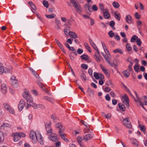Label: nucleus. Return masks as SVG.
Returning a JSON list of instances; mask_svg holds the SVG:
<instances>
[{
	"mask_svg": "<svg viewBox=\"0 0 147 147\" xmlns=\"http://www.w3.org/2000/svg\"><path fill=\"white\" fill-rule=\"evenodd\" d=\"M23 96L24 98L27 102V105L25 106L26 109H28L29 106H31L33 103L32 98L31 96L27 92H23Z\"/></svg>",
	"mask_w": 147,
	"mask_h": 147,
	"instance_id": "f257e3e1",
	"label": "nucleus"
},
{
	"mask_svg": "<svg viewBox=\"0 0 147 147\" xmlns=\"http://www.w3.org/2000/svg\"><path fill=\"white\" fill-rule=\"evenodd\" d=\"M71 2L74 5L76 11L80 13L82 11V8L80 4L74 0H71Z\"/></svg>",
	"mask_w": 147,
	"mask_h": 147,
	"instance_id": "f03ea898",
	"label": "nucleus"
},
{
	"mask_svg": "<svg viewBox=\"0 0 147 147\" xmlns=\"http://www.w3.org/2000/svg\"><path fill=\"white\" fill-rule=\"evenodd\" d=\"M30 137L32 141L34 143H36L38 139V134L37 135L35 132L33 131H31L30 134Z\"/></svg>",
	"mask_w": 147,
	"mask_h": 147,
	"instance_id": "7ed1b4c3",
	"label": "nucleus"
},
{
	"mask_svg": "<svg viewBox=\"0 0 147 147\" xmlns=\"http://www.w3.org/2000/svg\"><path fill=\"white\" fill-rule=\"evenodd\" d=\"M46 134L48 136V138L50 140L53 142H57L58 140L57 134L55 133H53L52 131L48 134Z\"/></svg>",
	"mask_w": 147,
	"mask_h": 147,
	"instance_id": "20e7f679",
	"label": "nucleus"
},
{
	"mask_svg": "<svg viewBox=\"0 0 147 147\" xmlns=\"http://www.w3.org/2000/svg\"><path fill=\"white\" fill-rule=\"evenodd\" d=\"M3 105L5 109L9 113L13 114H14V110L9 104L7 103H3Z\"/></svg>",
	"mask_w": 147,
	"mask_h": 147,
	"instance_id": "39448f33",
	"label": "nucleus"
},
{
	"mask_svg": "<svg viewBox=\"0 0 147 147\" xmlns=\"http://www.w3.org/2000/svg\"><path fill=\"white\" fill-rule=\"evenodd\" d=\"M122 122L123 124L125 125L129 129L131 128L132 126L129 118L128 117H127L126 118L123 119Z\"/></svg>",
	"mask_w": 147,
	"mask_h": 147,
	"instance_id": "423d86ee",
	"label": "nucleus"
},
{
	"mask_svg": "<svg viewBox=\"0 0 147 147\" xmlns=\"http://www.w3.org/2000/svg\"><path fill=\"white\" fill-rule=\"evenodd\" d=\"M123 102L124 103L125 102V106L127 108H128L129 107V99L127 96L126 94H125L122 96Z\"/></svg>",
	"mask_w": 147,
	"mask_h": 147,
	"instance_id": "0eeeda50",
	"label": "nucleus"
},
{
	"mask_svg": "<svg viewBox=\"0 0 147 147\" xmlns=\"http://www.w3.org/2000/svg\"><path fill=\"white\" fill-rule=\"evenodd\" d=\"M51 123L50 122L48 123H46L45 124V128L47 131L46 134H48L52 131V128L51 127Z\"/></svg>",
	"mask_w": 147,
	"mask_h": 147,
	"instance_id": "6e6552de",
	"label": "nucleus"
},
{
	"mask_svg": "<svg viewBox=\"0 0 147 147\" xmlns=\"http://www.w3.org/2000/svg\"><path fill=\"white\" fill-rule=\"evenodd\" d=\"M55 126L56 128L59 130L58 132L59 131L62 132L65 130V127L63 126L61 123H56L55 124Z\"/></svg>",
	"mask_w": 147,
	"mask_h": 147,
	"instance_id": "1a4fd4ad",
	"label": "nucleus"
},
{
	"mask_svg": "<svg viewBox=\"0 0 147 147\" xmlns=\"http://www.w3.org/2000/svg\"><path fill=\"white\" fill-rule=\"evenodd\" d=\"M96 52L95 53L94 56L95 59L97 61L100 62V59L101 56L100 55V53L98 49H96Z\"/></svg>",
	"mask_w": 147,
	"mask_h": 147,
	"instance_id": "9d476101",
	"label": "nucleus"
},
{
	"mask_svg": "<svg viewBox=\"0 0 147 147\" xmlns=\"http://www.w3.org/2000/svg\"><path fill=\"white\" fill-rule=\"evenodd\" d=\"M25 105V101L24 99H21L19 102L18 105V108L20 111L23 109Z\"/></svg>",
	"mask_w": 147,
	"mask_h": 147,
	"instance_id": "9b49d317",
	"label": "nucleus"
},
{
	"mask_svg": "<svg viewBox=\"0 0 147 147\" xmlns=\"http://www.w3.org/2000/svg\"><path fill=\"white\" fill-rule=\"evenodd\" d=\"M33 108L35 109H38L40 108L42 109H45V106L42 105H37L35 103H33L32 105H31Z\"/></svg>",
	"mask_w": 147,
	"mask_h": 147,
	"instance_id": "f8f14e48",
	"label": "nucleus"
},
{
	"mask_svg": "<svg viewBox=\"0 0 147 147\" xmlns=\"http://www.w3.org/2000/svg\"><path fill=\"white\" fill-rule=\"evenodd\" d=\"M93 137V135L92 134H88L85 135L83 137V140L86 141H87L90 140Z\"/></svg>",
	"mask_w": 147,
	"mask_h": 147,
	"instance_id": "ddd939ff",
	"label": "nucleus"
},
{
	"mask_svg": "<svg viewBox=\"0 0 147 147\" xmlns=\"http://www.w3.org/2000/svg\"><path fill=\"white\" fill-rule=\"evenodd\" d=\"M38 137L37 141H38L41 145H43L44 143L42 139L43 137L40 134H38Z\"/></svg>",
	"mask_w": 147,
	"mask_h": 147,
	"instance_id": "4468645a",
	"label": "nucleus"
},
{
	"mask_svg": "<svg viewBox=\"0 0 147 147\" xmlns=\"http://www.w3.org/2000/svg\"><path fill=\"white\" fill-rule=\"evenodd\" d=\"M125 19L127 22L129 24H130L133 22L131 16L129 15L126 16Z\"/></svg>",
	"mask_w": 147,
	"mask_h": 147,
	"instance_id": "2eb2a0df",
	"label": "nucleus"
},
{
	"mask_svg": "<svg viewBox=\"0 0 147 147\" xmlns=\"http://www.w3.org/2000/svg\"><path fill=\"white\" fill-rule=\"evenodd\" d=\"M1 92L4 94H5L7 92V88L5 84H3L1 85Z\"/></svg>",
	"mask_w": 147,
	"mask_h": 147,
	"instance_id": "dca6fc26",
	"label": "nucleus"
},
{
	"mask_svg": "<svg viewBox=\"0 0 147 147\" xmlns=\"http://www.w3.org/2000/svg\"><path fill=\"white\" fill-rule=\"evenodd\" d=\"M108 12L109 11L107 9H105V11H102V12L103 13L104 17L106 19H108L109 18L110 15Z\"/></svg>",
	"mask_w": 147,
	"mask_h": 147,
	"instance_id": "f3484780",
	"label": "nucleus"
},
{
	"mask_svg": "<svg viewBox=\"0 0 147 147\" xmlns=\"http://www.w3.org/2000/svg\"><path fill=\"white\" fill-rule=\"evenodd\" d=\"M30 70L32 72V73L34 75V76L37 79L39 78L38 75L37 73L31 67H29Z\"/></svg>",
	"mask_w": 147,
	"mask_h": 147,
	"instance_id": "a211bd4d",
	"label": "nucleus"
},
{
	"mask_svg": "<svg viewBox=\"0 0 147 147\" xmlns=\"http://www.w3.org/2000/svg\"><path fill=\"white\" fill-rule=\"evenodd\" d=\"M69 35L71 36V38H75L78 37L77 34L75 32L69 31Z\"/></svg>",
	"mask_w": 147,
	"mask_h": 147,
	"instance_id": "6ab92c4d",
	"label": "nucleus"
},
{
	"mask_svg": "<svg viewBox=\"0 0 147 147\" xmlns=\"http://www.w3.org/2000/svg\"><path fill=\"white\" fill-rule=\"evenodd\" d=\"M59 134L61 138L64 140L66 142L68 141V140L64 136L65 134L64 133H63L62 132L59 131Z\"/></svg>",
	"mask_w": 147,
	"mask_h": 147,
	"instance_id": "aec40b11",
	"label": "nucleus"
},
{
	"mask_svg": "<svg viewBox=\"0 0 147 147\" xmlns=\"http://www.w3.org/2000/svg\"><path fill=\"white\" fill-rule=\"evenodd\" d=\"M87 92L88 93L89 96L91 97H93L94 96V92L93 91L91 90L90 88L88 87V89L87 91Z\"/></svg>",
	"mask_w": 147,
	"mask_h": 147,
	"instance_id": "412c9836",
	"label": "nucleus"
},
{
	"mask_svg": "<svg viewBox=\"0 0 147 147\" xmlns=\"http://www.w3.org/2000/svg\"><path fill=\"white\" fill-rule=\"evenodd\" d=\"M117 11H116L114 13V16L116 19L118 20H120L121 18V15L119 13H117Z\"/></svg>",
	"mask_w": 147,
	"mask_h": 147,
	"instance_id": "4be33fe9",
	"label": "nucleus"
},
{
	"mask_svg": "<svg viewBox=\"0 0 147 147\" xmlns=\"http://www.w3.org/2000/svg\"><path fill=\"white\" fill-rule=\"evenodd\" d=\"M118 106L119 109L122 111H125V107L124 105L121 103H119Z\"/></svg>",
	"mask_w": 147,
	"mask_h": 147,
	"instance_id": "5701e85b",
	"label": "nucleus"
},
{
	"mask_svg": "<svg viewBox=\"0 0 147 147\" xmlns=\"http://www.w3.org/2000/svg\"><path fill=\"white\" fill-rule=\"evenodd\" d=\"M18 133H16L14 134V137L13 140L14 142H17L20 139V137L18 135H17Z\"/></svg>",
	"mask_w": 147,
	"mask_h": 147,
	"instance_id": "b1692460",
	"label": "nucleus"
},
{
	"mask_svg": "<svg viewBox=\"0 0 147 147\" xmlns=\"http://www.w3.org/2000/svg\"><path fill=\"white\" fill-rule=\"evenodd\" d=\"M112 5L115 8H118L120 7V5L118 3L115 1L113 2Z\"/></svg>",
	"mask_w": 147,
	"mask_h": 147,
	"instance_id": "393cba45",
	"label": "nucleus"
},
{
	"mask_svg": "<svg viewBox=\"0 0 147 147\" xmlns=\"http://www.w3.org/2000/svg\"><path fill=\"white\" fill-rule=\"evenodd\" d=\"M4 139L3 133L2 131H0V142H3Z\"/></svg>",
	"mask_w": 147,
	"mask_h": 147,
	"instance_id": "a878e982",
	"label": "nucleus"
},
{
	"mask_svg": "<svg viewBox=\"0 0 147 147\" xmlns=\"http://www.w3.org/2000/svg\"><path fill=\"white\" fill-rule=\"evenodd\" d=\"M134 92L136 96L137 99H135L134 100L136 102H139L140 103V101H141V100H142V98L140 99L138 97V96L136 91H134Z\"/></svg>",
	"mask_w": 147,
	"mask_h": 147,
	"instance_id": "bb28decb",
	"label": "nucleus"
},
{
	"mask_svg": "<svg viewBox=\"0 0 147 147\" xmlns=\"http://www.w3.org/2000/svg\"><path fill=\"white\" fill-rule=\"evenodd\" d=\"M11 67H10L9 69L7 67L4 68V70L3 73H10L11 72Z\"/></svg>",
	"mask_w": 147,
	"mask_h": 147,
	"instance_id": "cd10ccee",
	"label": "nucleus"
},
{
	"mask_svg": "<svg viewBox=\"0 0 147 147\" xmlns=\"http://www.w3.org/2000/svg\"><path fill=\"white\" fill-rule=\"evenodd\" d=\"M45 16L48 18L51 19L54 18L56 16V15L55 13L49 15L46 14L45 15Z\"/></svg>",
	"mask_w": 147,
	"mask_h": 147,
	"instance_id": "c85d7f7f",
	"label": "nucleus"
},
{
	"mask_svg": "<svg viewBox=\"0 0 147 147\" xmlns=\"http://www.w3.org/2000/svg\"><path fill=\"white\" fill-rule=\"evenodd\" d=\"M139 127L140 128V130L142 131H144L146 129L145 126L139 124Z\"/></svg>",
	"mask_w": 147,
	"mask_h": 147,
	"instance_id": "c756f323",
	"label": "nucleus"
},
{
	"mask_svg": "<svg viewBox=\"0 0 147 147\" xmlns=\"http://www.w3.org/2000/svg\"><path fill=\"white\" fill-rule=\"evenodd\" d=\"M81 58L84 60H87L89 59L88 56L84 54L81 55L80 57Z\"/></svg>",
	"mask_w": 147,
	"mask_h": 147,
	"instance_id": "7c9ffc66",
	"label": "nucleus"
},
{
	"mask_svg": "<svg viewBox=\"0 0 147 147\" xmlns=\"http://www.w3.org/2000/svg\"><path fill=\"white\" fill-rule=\"evenodd\" d=\"M113 53H119L120 54H122L123 52H122L121 49L120 48L117 49L113 51Z\"/></svg>",
	"mask_w": 147,
	"mask_h": 147,
	"instance_id": "2f4dec72",
	"label": "nucleus"
},
{
	"mask_svg": "<svg viewBox=\"0 0 147 147\" xmlns=\"http://www.w3.org/2000/svg\"><path fill=\"white\" fill-rule=\"evenodd\" d=\"M77 140L78 142L80 145H82V141L83 140L82 138L80 136H78L77 138Z\"/></svg>",
	"mask_w": 147,
	"mask_h": 147,
	"instance_id": "473e14b6",
	"label": "nucleus"
},
{
	"mask_svg": "<svg viewBox=\"0 0 147 147\" xmlns=\"http://www.w3.org/2000/svg\"><path fill=\"white\" fill-rule=\"evenodd\" d=\"M115 25V23L113 21H110V23L109 24V26L112 28L113 29L115 30V28L114 26Z\"/></svg>",
	"mask_w": 147,
	"mask_h": 147,
	"instance_id": "72a5a7b5",
	"label": "nucleus"
},
{
	"mask_svg": "<svg viewBox=\"0 0 147 147\" xmlns=\"http://www.w3.org/2000/svg\"><path fill=\"white\" fill-rule=\"evenodd\" d=\"M129 71L128 70L125 71L123 73L124 76L127 78L129 77L130 75Z\"/></svg>",
	"mask_w": 147,
	"mask_h": 147,
	"instance_id": "f704fd0d",
	"label": "nucleus"
},
{
	"mask_svg": "<svg viewBox=\"0 0 147 147\" xmlns=\"http://www.w3.org/2000/svg\"><path fill=\"white\" fill-rule=\"evenodd\" d=\"M4 67L2 64L0 63V74H2L4 72Z\"/></svg>",
	"mask_w": 147,
	"mask_h": 147,
	"instance_id": "c9c22d12",
	"label": "nucleus"
},
{
	"mask_svg": "<svg viewBox=\"0 0 147 147\" xmlns=\"http://www.w3.org/2000/svg\"><path fill=\"white\" fill-rule=\"evenodd\" d=\"M98 6L99 8L101 9L102 12L105 11V9H104V5L102 3H99Z\"/></svg>",
	"mask_w": 147,
	"mask_h": 147,
	"instance_id": "e433bc0d",
	"label": "nucleus"
},
{
	"mask_svg": "<svg viewBox=\"0 0 147 147\" xmlns=\"http://www.w3.org/2000/svg\"><path fill=\"white\" fill-rule=\"evenodd\" d=\"M42 3L44 7L46 8L48 7L49 4L48 2L47 1L44 0L43 1Z\"/></svg>",
	"mask_w": 147,
	"mask_h": 147,
	"instance_id": "4c0bfd02",
	"label": "nucleus"
},
{
	"mask_svg": "<svg viewBox=\"0 0 147 147\" xmlns=\"http://www.w3.org/2000/svg\"><path fill=\"white\" fill-rule=\"evenodd\" d=\"M94 76L96 80L99 79V74H98L96 72H94Z\"/></svg>",
	"mask_w": 147,
	"mask_h": 147,
	"instance_id": "58836bf2",
	"label": "nucleus"
},
{
	"mask_svg": "<svg viewBox=\"0 0 147 147\" xmlns=\"http://www.w3.org/2000/svg\"><path fill=\"white\" fill-rule=\"evenodd\" d=\"M84 45L85 46L86 48L88 50V51L89 52H91V50L90 47L86 43H84Z\"/></svg>",
	"mask_w": 147,
	"mask_h": 147,
	"instance_id": "ea45409f",
	"label": "nucleus"
},
{
	"mask_svg": "<svg viewBox=\"0 0 147 147\" xmlns=\"http://www.w3.org/2000/svg\"><path fill=\"white\" fill-rule=\"evenodd\" d=\"M69 50L70 51H71L73 52V53L76 55H77V53H76V51L74 49V48L73 47H70L69 48Z\"/></svg>",
	"mask_w": 147,
	"mask_h": 147,
	"instance_id": "a19ab883",
	"label": "nucleus"
},
{
	"mask_svg": "<svg viewBox=\"0 0 147 147\" xmlns=\"http://www.w3.org/2000/svg\"><path fill=\"white\" fill-rule=\"evenodd\" d=\"M138 38V37L135 35H134L131 38V42H134L137 38Z\"/></svg>",
	"mask_w": 147,
	"mask_h": 147,
	"instance_id": "79ce46f5",
	"label": "nucleus"
},
{
	"mask_svg": "<svg viewBox=\"0 0 147 147\" xmlns=\"http://www.w3.org/2000/svg\"><path fill=\"white\" fill-rule=\"evenodd\" d=\"M102 69L104 73L106 75H107L109 73V70L103 67H102Z\"/></svg>",
	"mask_w": 147,
	"mask_h": 147,
	"instance_id": "37998d69",
	"label": "nucleus"
},
{
	"mask_svg": "<svg viewBox=\"0 0 147 147\" xmlns=\"http://www.w3.org/2000/svg\"><path fill=\"white\" fill-rule=\"evenodd\" d=\"M132 144L135 145L136 146H137L138 145V142L136 140L133 139H132Z\"/></svg>",
	"mask_w": 147,
	"mask_h": 147,
	"instance_id": "c03bdc74",
	"label": "nucleus"
},
{
	"mask_svg": "<svg viewBox=\"0 0 147 147\" xmlns=\"http://www.w3.org/2000/svg\"><path fill=\"white\" fill-rule=\"evenodd\" d=\"M130 45L128 43H127L126 45V48L129 51H130L132 50V48L130 47Z\"/></svg>",
	"mask_w": 147,
	"mask_h": 147,
	"instance_id": "a18cd8bd",
	"label": "nucleus"
},
{
	"mask_svg": "<svg viewBox=\"0 0 147 147\" xmlns=\"http://www.w3.org/2000/svg\"><path fill=\"white\" fill-rule=\"evenodd\" d=\"M81 67L83 69H87L88 68V66L87 65L84 64H82L81 65Z\"/></svg>",
	"mask_w": 147,
	"mask_h": 147,
	"instance_id": "49530a36",
	"label": "nucleus"
},
{
	"mask_svg": "<svg viewBox=\"0 0 147 147\" xmlns=\"http://www.w3.org/2000/svg\"><path fill=\"white\" fill-rule=\"evenodd\" d=\"M108 34L110 37L112 38L115 34V33L112 31L111 30L108 32Z\"/></svg>",
	"mask_w": 147,
	"mask_h": 147,
	"instance_id": "de8ad7c7",
	"label": "nucleus"
},
{
	"mask_svg": "<svg viewBox=\"0 0 147 147\" xmlns=\"http://www.w3.org/2000/svg\"><path fill=\"white\" fill-rule=\"evenodd\" d=\"M43 98L44 100H46L49 101L51 102H52L53 100L51 99L49 97L47 96H44L43 97Z\"/></svg>",
	"mask_w": 147,
	"mask_h": 147,
	"instance_id": "09e8293b",
	"label": "nucleus"
},
{
	"mask_svg": "<svg viewBox=\"0 0 147 147\" xmlns=\"http://www.w3.org/2000/svg\"><path fill=\"white\" fill-rule=\"evenodd\" d=\"M80 77L81 78V79L82 80H84L85 81H86V77L84 74V73L80 75Z\"/></svg>",
	"mask_w": 147,
	"mask_h": 147,
	"instance_id": "8fccbe9b",
	"label": "nucleus"
},
{
	"mask_svg": "<svg viewBox=\"0 0 147 147\" xmlns=\"http://www.w3.org/2000/svg\"><path fill=\"white\" fill-rule=\"evenodd\" d=\"M108 63L111 67H113L115 68L116 67V65L114 63H111L110 61H108Z\"/></svg>",
	"mask_w": 147,
	"mask_h": 147,
	"instance_id": "3c124183",
	"label": "nucleus"
},
{
	"mask_svg": "<svg viewBox=\"0 0 147 147\" xmlns=\"http://www.w3.org/2000/svg\"><path fill=\"white\" fill-rule=\"evenodd\" d=\"M11 84L13 86H14L15 85H17V80H11Z\"/></svg>",
	"mask_w": 147,
	"mask_h": 147,
	"instance_id": "603ef678",
	"label": "nucleus"
},
{
	"mask_svg": "<svg viewBox=\"0 0 147 147\" xmlns=\"http://www.w3.org/2000/svg\"><path fill=\"white\" fill-rule=\"evenodd\" d=\"M134 16L135 18L137 19H139L141 17L140 15L137 12L135 13Z\"/></svg>",
	"mask_w": 147,
	"mask_h": 147,
	"instance_id": "864d4df0",
	"label": "nucleus"
},
{
	"mask_svg": "<svg viewBox=\"0 0 147 147\" xmlns=\"http://www.w3.org/2000/svg\"><path fill=\"white\" fill-rule=\"evenodd\" d=\"M92 9L93 11H97L98 8L96 5H94L92 7Z\"/></svg>",
	"mask_w": 147,
	"mask_h": 147,
	"instance_id": "5fc2aeb1",
	"label": "nucleus"
},
{
	"mask_svg": "<svg viewBox=\"0 0 147 147\" xmlns=\"http://www.w3.org/2000/svg\"><path fill=\"white\" fill-rule=\"evenodd\" d=\"M127 61L129 62L130 64H133L134 63V61L132 60L131 57H129L128 58Z\"/></svg>",
	"mask_w": 147,
	"mask_h": 147,
	"instance_id": "6e6d98bb",
	"label": "nucleus"
},
{
	"mask_svg": "<svg viewBox=\"0 0 147 147\" xmlns=\"http://www.w3.org/2000/svg\"><path fill=\"white\" fill-rule=\"evenodd\" d=\"M134 69L136 72H138L139 69V66L138 65H136L134 67Z\"/></svg>",
	"mask_w": 147,
	"mask_h": 147,
	"instance_id": "4d7b16f0",
	"label": "nucleus"
},
{
	"mask_svg": "<svg viewBox=\"0 0 147 147\" xmlns=\"http://www.w3.org/2000/svg\"><path fill=\"white\" fill-rule=\"evenodd\" d=\"M55 41L57 44L60 48L62 46V45L58 40L57 39H55Z\"/></svg>",
	"mask_w": 147,
	"mask_h": 147,
	"instance_id": "13d9d810",
	"label": "nucleus"
},
{
	"mask_svg": "<svg viewBox=\"0 0 147 147\" xmlns=\"http://www.w3.org/2000/svg\"><path fill=\"white\" fill-rule=\"evenodd\" d=\"M17 135H18L20 137V138L21 137H24L25 136V134L23 133H18V134H17Z\"/></svg>",
	"mask_w": 147,
	"mask_h": 147,
	"instance_id": "bf43d9fd",
	"label": "nucleus"
},
{
	"mask_svg": "<svg viewBox=\"0 0 147 147\" xmlns=\"http://www.w3.org/2000/svg\"><path fill=\"white\" fill-rule=\"evenodd\" d=\"M136 42H137V44L139 46H140L141 45L142 42L141 41V40L140 39L138 38L137 39V40L136 41Z\"/></svg>",
	"mask_w": 147,
	"mask_h": 147,
	"instance_id": "052dcab7",
	"label": "nucleus"
},
{
	"mask_svg": "<svg viewBox=\"0 0 147 147\" xmlns=\"http://www.w3.org/2000/svg\"><path fill=\"white\" fill-rule=\"evenodd\" d=\"M83 49H81L79 48L77 50V53L79 54H81L83 52Z\"/></svg>",
	"mask_w": 147,
	"mask_h": 147,
	"instance_id": "680f3d73",
	"label": "nucleus"
},
{
	"mask_svg": "<svg viewBox=\"0 0 147 147\" xmlns=\"http://www.w3.org/2000/svg\"><path fill=\"white\" fill-rule=\"evenodd\" d=\"M55 22L56 25H59L61 24L60 20L57 19H55Z\"/></svg>",
	"mask_w": 147,
	"mask_h": 147,
	"instance_id": "e2e57ef3",
	"label": "nucleus"
},
{
	"mask_svg": "<svg viewBox=\"0 0 147 147\" xmlns=\"http://www.w3.org/2000/svg\"><path fill=\"white\" fill-rule=\"evenodd\" d=\"M37 83L38 84L39 86L42 89H43L44 87L41 82L39 81H37Z\"/></svg>",
	"mask_w": 147,
	"mask_h": 147,
	"instance_id": "0e129e2a",
	"label": "nucleus"
},
{
	"mask_svg": "<svg viewBox=\"0 0 147 147\" xmlns=\"http://www.w3.org/2000/svg\"><path fill=\"white\" fill-rule=\"evenodd\" d=\"M105 98L107 101H109L110 100V97L108 94H107L105 96Z\"/></svg>",
	"mask_w": 147,
	"mask_h": 147,
	"instance_id": "69168bd1",
	"label": "nucleus"
},
{
	"mask_svg": "<svg viewBox=\"0 0 147 147\" xmlns=\"http://www.w3.org/2000/svg\"><path fill=\"white\" fill-rule=\"evenodd\" d=\"M105 117L107 119H109L111 117V115L110 113H109L107 115H105Z\"/></svg>",
	"mask_w": 147,
	"mask_h": 147,
	"instance_id": "338daca9",
	"label": "nucleus"
},
{
	"mask_svg": "<svg viewBox=\"0 0 147 147\" xmlns=\"http://www.w3.org/2000/svg\"><path fill=\"white\" fill-rule=\"evenodd\" d=\"M32 93L35 96H37L38 95V93L35 90H33L32 91Z\"/></svg>",
	"mask_w": 147,
	"mask_h": 147,
	"instance_id": "774afa93",
	"label": "nucleus"
}]
</instances>
